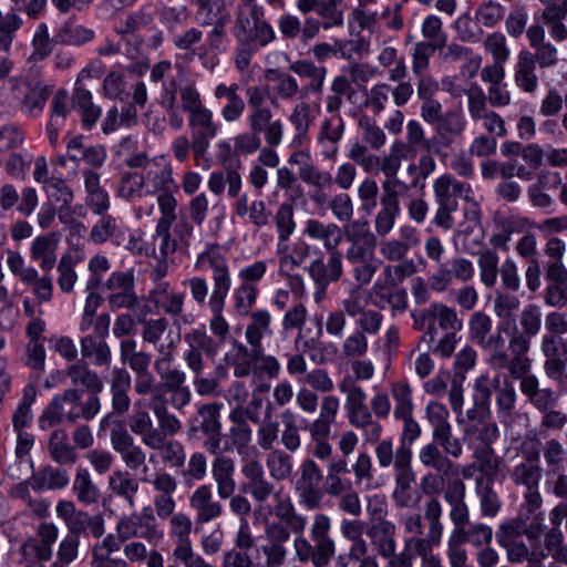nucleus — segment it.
Instances as JSON below:
<instances>
[{
  "label": "nucleus",
  "mask_w": 567,
  "mask_h": 567,
  "mask_svg": "<svg viewBox=\"0 0 567 567\" xmlns=\"http://www.w3.org/2000/svg\"><path fill=\"white\" fill-rule=\"evenodd\" d=\"M194 267L198 271L209 270L212 274L213 289L208 299V309L212 315L209 330L220 341H225L229 336L230 326L224 311L233 285L227 256L217 244L208 245L204 251L197 255Z\"/></svg>",
  "instance_id": "nucleus-1"
},
{
  "label": "nucleus",
  "mask_w": 567,
  "mask_h": 567,
  "mask_svg": "<svg viewBox=\"0 0 567 567\" xmlns=\"http://www.w3.org/2000/svg\"><path fill=\"white\" fill-rule=\"evenodd\" d=\"M332 522L329 515L316 513L305 532L293 533L292 548L295 559L302 565L312 567H329L337 553V544L331 535Z\"/></svg>",
  "instance_id": "nucleus-2"
},
{
  "label": "nucleus",
  "mask_w": 567,
  "mask_h": 567,
  "mask_svg": "<svg viewBox=\"0 0 567 567\" xmlns=\"http://www.w3.org/2000/svg\"><path fill=\"white\" fill-rule=\"evenodd\" d=\"M195 8V19L199 25H212L199 51L204 68L213 70L218 64V55L226 52L229 42L226 25L230 17L225 12L223 0H189Z\"/></svg>",
  "instance_id": "nucleus-3"
},
{
  "label": "nucleus",
  "mask_w": 567,
  "mask_h": 567,
  "mask_svg": "<svg viewBox=\"0 0 567 567\" xmlns=\"http://www.w3.org/2000/svg\"><path fill=\"white\" fill-rule=\"evenodd\" d=\"M187 349L183 359L193 373V385L200 396H217L220 392V384L217 378L204 375L206 367L204 354L214 355L216 346L214 339L207 334L204 327L192 329L184 336Z\"/></svg>",
  "instance_id": "nucleus-4"
},
{
  "label": "nucleus",
  "mask_w": 567,
  "mask_h": 567,
  "mask_svg": "<svg viewBox=\"0 0 567 567\" xmlns=\"http://www.w3.org/2000/svg\"><path fill=\"white\" fill-rule=\"evenodd\" d=\"M423 509L427 530L425 536H422L421 547L416 553L421 559V567H444L441 557L434 554V549L441 545L444 534L443 506L439 498H429L425 501Z\"/></svg>",
  "instance_id": "nucleus-5"
},
{
  "label": "nucleus",
  "mask_w": 567,
  "mask_h": 567,
  "mask_svg": "<svg viewBox=\"0 0 567 567\" xmlns=\"http://www.w3.org/2000/svg\"><path fill=\"white\" fill-rule=\"evenodd\" d=\"M399 524L406 535L403 542V549L400 553L393 550L392 556H384L389 559L388 567H414V561L419 557L416 554L421 547L422 536L425 528L424 515L417 512L402 514Z\"/></svg>",
  "instance_id": "nucleus-6"
},
{
  "label": "nucleus",
  "mask_w": 567,
  "mask_h": 567,
  "mask_svg": "<svg viewBox=\"0 0 567 567\" xmlns=\"http://www.w3.org/2000/svg\"><path fill=\"white\" fill-rule=\"evenodd\" d=\"M323 471L313 458H305L299 466L293 488L299 503L308 511H318L322 506L324 492L321 488Z\"/></svg>",
  "instance_id": "nucleus-7"
},
{
  "label": "nucleus",
  "mask_w": 567,
  "mask_h": 567,
  "mask_svg": "<svg viewBox=\"0 0 567 567\" xmlns=\"http://www.w3.org/2000/svg\"><path fill=\"white\" fill-rule=\"evenodd\" d=\"M56 516L63 520L69 535L90 534L94 538H101L105 533V520L102 514L91 515L86 511L79 509L73 501L60 499L55 505Z\"/></svg>",
  "instance_id": "nucleus-8"
},
{
  "label": "nucleus",
  "mask_w": 567,
  "mask_h": 567,
  "mask_svg": "<svg viewBox=\"0 0 567 567\" xmlns=\"http://www.w3.org/2000/svg\"><path fill=\"white\" fill-rule=\"evenodd\" d=\"M81 398L82 391L78 389H68L63 393L53 396L39 416V427L48 430L63 422L76 423L80 419L79 405Z\"/></svg>",
  "instance_id": "nucleus-9"
},
{
  "label": "nucleus",
  "mask_w": 567,
  "mask_h": 567,
  "mask_svg": "<svg viewBox=\"0 0 567 567\" xmlns=\"http://www.w3.org/2000/svg\"><path fill=\"white\" fill-rule=\"evenodd\" d=\"M110 441L126 468L133 472L142 470L141 482H148L151 477L150 467L146 464V452L135 443L132 434L122 425H117L111 430Z\"/></svg>",
  "instance_id": "nucleus-10"
},
{
  "label": "nucleus",
  "mask_w": 567,
  "mask_h": 567,
  "mask_svg": "<svg viewBox=\"0 0 567 567\" xmlns=\"http://www.w3.org/2000/svg\"><path fill=\"white\" fill-rule=\"evenodd\" d=\"M248 316L249 322L246 326L245 339L250 348L235 339L231 343V350L226 357H248L258 353V350L264 348L262 338L272 334L271 315L268 310L257 309Z\"/></svg>",
  "instance_id": "nucleus-11"
},
{
  "label": "nucleus",
  "mask_w": 567,
  "mask_h": 567,
  "mask_svg": "<svg viewBox=\"0 0 567 567\" xmlns=\"http://www.w3.org/2000/svg\"><path fill=\"white\" fill-rule=\"evenodd\" d=\"M115 530L123 543L141 537L152 545H157L164 538V530L159 528L152 513L123 517L117 522Z\"/></svg>",
  "instance_id": "nucleus-12"
},
{
  "label": "nucleus",
  "mask_w": 567,
  "mask_h": 567,
  "mask_svg": "<svg viewBox=\"0 0 567 567\" xmlns=\"http://www.w3.org/2000/svg\"><path fill=\"white\" fill-rule=\"evenodd\" d=\"M188 127L192 134V152L194 158L198 161L206 156L210 141L218 135L219 123L215 121L213 111L206 107L188 116Z\"/></svg>",
  "instance_id": "nucleus-13"
},
{
  "label": "nucleus",
  "mask_w": 567,
  "mask_h": 567,
  "mask_svg": "<svg viewBox=\"0 0 567 567\" xmlns=\"http://www.w3.org/2000/svg\"><path fill=\"white\" fill-rule=\"evenodd\" d=\"M412 317L415 329H422L425 322H430L427 331L422 337V340L427 338L429 342H433L435 339L436 329L432 323L433 320H436L439 327L446 332H457L462 328V321L458 319L456 310L442 302L431 303L429 308L417 315L413 313Z\"/></svg>",
  "instance_id": "nucleus-14"
},
{
  "label": "nucleus",
  "mask_w": 567,
  "mask_h": 567,
  "mask_svg": "<svg viewBox=\"0 0 567 567\" xmlns=\"http://www.w3.org/2000/svg\"><path fill=\"white\" fill-rule=\"evenodd\" d=\"M226 361L233 368L234 377L237 379L248 377L252 372H260L269 379H277L281 370L278 359L270 354H264V348L259 349L258 353L248 357H226Z\"/></svg>",
  "instance_id": "nucleus-15"
},
{
  "label": "nucleus",
  "mask_w": 567,
  "mask_h": 567,
  "mask_svg": "<svg viewBox=\"0 0 567 567\" xmlns=\"http://www.w3.org/2000/svg\"><path fill=\"white\" fill-rule=\"evenodd\" d=\"M344 237L348 243L344 257L349 265L375 257L377 237L365 225H359L358 221L352 223L351 230L347 228Z\"/></svg>",
  "instance_id": "nucleus-16"
},
{
  "label": "nucleus",
  "mask_w": 567,
  "mask_h": 567,
  "mask_svg": "<svg viewBox=\"0 0 567 567\" xmlns=\"http://www.w3.org/2000/svg\"><path fill=\"white\" fill-rule=\"evenodd\" d=\"M156 495L153 498V505L156 516L166 519L175 513L176 501L174 494L178 488V482L174 475L161 470L157 471L147 482Z\"/></svg>",
  "instance_id": "nucleus-17"
},
{
  "label": "nucleus",
  "mask_w": 567,
  "mask_h": 567,
  "mask_svg": "<svg viewBox=\"0 0 567 567\" xmlns=\"http://www.w3.org/2000/svg\"><path fill=\"white\" fill-rule=\"evenodd\" d=\"M188 505L197 525H206L224 515V506L209 484L198 485L189 495Z\"/></svg>",
  "instance_id": "nucleus-18"
},
{
  "label": "nucleus",
  "mask_w": 567,
  "mask_h": 567,
  "mask_svg": "<svg viewBox=\"0 0 567 567\" xmlns=\"http://www.w3.org/2000/svg\"><path fill=\"white\" fill-rule=\"evenodd\" d=\"M296 7L303 16L315 12L326 31L344 25L343 0H297Z\"/></svg>",
  "instance_id": "nucleus-19"
},
{
  "label": "nucleus",
  "mask_w": 567,
  "mask_h": 567,
  "mask_svg": "<svg viewBox=\"0 0 567 567\" xmlns=\"http://www.w3.org/2000/svg\"><path fill=\"white\" fill-rule=\"evenodd\" d=\"M175 350L176 342L173 339L166 344H159L154 361V370L161 378L166 392L186 385V373L177 368H172Z\"/></svg>",
  "instance_id": "nucleus-20"
},
{
  "label": "nucleus",
  "mask_w": 567,
  "mask_h": 567,
  "mask_svg": "<svg viewBox=\"0 0 567 567\" xmlns=\"http://www.w3.org/2000/svg\"><path fill=\"white\" fill-rule=\"evenodd\" d=\"M246 123L248 128L261 137L266 145L279 146L281 144L285 126L280 118H275V114L270 109L248 113Z\"/></svg>",
  "instance_id": "nucleus-21"
},
{
  "label": "nucleus",
  "mask_w": 567,
  "mask_h": 567,
  "mask_svg": "<svg viewBox=\"0 0 567 567\" xmlns=\"http://www.w3.org/2000/svg\"><path fill=\"white\" fill-rule=\"evenodd\" d=\"M241 474L247 480L246 491L256 503L262 504L278 492L257 460L245 461L241 465Z\"/></svg>",
  "instance_id": "nucleus-22"
},
{
  "label": "nucleus",
  "mask_w": 567,
  "mask_h": 567,
  "mask_svg": "<svg viewBox=\"0 0 567 567\" xmlns=\"http://www.w3.org/2000/svg\"><path fill=\"white\" fill-rule=\"evenodd\" d=\"M466 486L460 478L449 481L444 491V501L449 505V518L453 525L451 532H457L471 520L470 507L465 501Z\"/></svg>",
  "instance_id": "nucleus-23"
},
{
  "label": "nucleus",
  "mask_w": 567,
  "mask_h": 567,
  "mask_svg": "<svg viewBox=\"0 0 567 567\" xmlns=\"http://www.w3.org/2000/svg\"><path fill=\"white\" fill-rule=\"evenodd\" d=\"M213 96L218 102H225L219 111L224 122L236 123L243 117L246 102L239 94L238 83H218L213 91Z\"/></svg>",
  "instance_id": "nucleus-24"
},
{
  "label": "nucleus",
  "mask_w": 567,
  "mask_h": 567,
  "mask_svg": "<svg viewBox=\"0 0 567 567\" xmlns=\"http://www.w3.org/2000/svg\"><path fill=\"white\" fill-rule=\"evenodd\" d=\"M168 518V532L174 543L172 555L175 561H178L183 557L189 555V553L195 551L189 537L193 528V520L183 512L174 513Z\"/></svg>",
  "instance_id": "nucleus-25"
},
{
  "label": "nucleus",
  "mask_w": 567,
  "mask_h": 567,
  "mask_svg": "<svg viewBox=\"0 0 567 567\" xmlns=\"http://www.w3.org/2000/svg\"><path fill=\"white\" fill-rule=\"evenodd\" d=\"M114 194L116 198L135 205L144 197L151 196V189L146 185V176L144 174L135 171H125L118 175Z\"/></svg>",
  "instance_id": "nucleus-26"
},
{
  "label": "nucleus",
  "mask_w": 567,
  "mask_h": 567,
  "mask_svg": "<svg viewBox=\"0 0 567 567\" xmlns=\"http://www.w3.org/2000/svg\"><path fill=\"white\" fill-rule=\"evenodd\" d=\"M415 481L412 464L394 473L392 499L398 508H413L419 505L421 494L415 488Z\"/></svg>",
  "instance_id": "nucleus-27"
},
{
  "label": "nucleus",
  "mask_w": 567,
  "mask_h": 567,
  "mask_svg": "<svg viewBox=\"0 0 567 567\" xmlns=\"http://www.w3.org/2000/svg\"><path fill=\"white\" fill-rule=\"evenodd\" d=\"M331 420L323 419L318 415L315 420L309 422L305 430L308 432L311 442V454L315 458L320 461H328L332 457L333 449L329 443L332 435Z\"/></svg>",
  "instance_id": "nucleus-28"
},
{
  "label": "nucleus",
  "mask_w": 567,
  "mask_h": 567,
  "mask_svg": "<svg viewBox=\"0 0 567 567\" xmlns=\"http://www.w3.org/2000/svg\"><path fill=\"white\" fill-rule=\"evenodd\" d=\"M543 4L540 21L547 27L549 35L557 42L567 40V0H539Z\"/></svg>",
  "instance_id": "nucleus-29"
},
{
  "label": "nucleus",
  "mask_w": 567,
  "mask_h": 567,
  "mask_svg": "<svg viewBox=\"0 0 567 567\" xmlns=\"http://www.w3.org/2000/svg\"><path fill=\"white\" fill-rule=\"evenodd\" d=\"M543 467L539 461V452L524 454V460L517 463L509 472V480L516 486L536 488L543 477Z\"/></svg>",
  "instance_id": "nucleus-30"
},
{
  "label": "nucleus",
  "mask_w": 567,
  "mask_h": 567,
  "mask_svg": "<svg viewBox=\"0 0 567 567\" xmlns=\"http://www.w3.org/2000/svg\"><path fill=\"white\" fill-rule=\"evenodd\" d=\"M375 458L378 465L381 468H388L391 465L394 468V473L404 470L405 466L412 464V450L411 447L400 444L394 450V444L392 439L380 440L375 443Z\"/></svg>",
  "instance_id": "nucleus-31"
},
{
  "label": "nucleus",
  "mask_w": 567,
  "mask_h": 567,
  "mask_svg": "<svg viewBox=\"0 0 567 567\" xmlns=\"http://www.w3.org/2000/svg\"><path fill=\"white\" fill-rule=\"evenodd\" d=\"M344 134V121L339 112L323 120L318 134V143L322 146L323 157L334 159L339 153L338 143Z\"/></svg>",
  "instance_id": "nucleus-32"
},
{
  "label": "nucleus",
  "mask_w": 567,
  "mask_h": 567,
  "mask_svg": "<svg viewBox=\"0 0 567 567\" xmlns=\"http://www.w3.org/2000/svg\"><path fill=\"white\" fill-rule=\"evenodd\" d=\"M262 18V8L255 3L249 2L241 7L238 11L234 28L235 38L243 44L252 45L257 28H259V21H261Z\"/></svg>",
  "instance_id": "nucleus-33"
},
{
  "label": "nucleus",
  "mask_w": 567,
  "mask_h": 567,
  "mask_svg": "<svg viewBox=\"0 0 567 567\" xmlns=\"http://www.w3.org/2000/svg\"><path fill=\"white\" fill-rule=\"evenodd\" d=\"M465 128V122L456 111H446L441 120L434 125V138L437 145L439 155L449 148L456 137L461 136Z\"/></svg>",
  "instance_id": "nucleus-34"
},
{
  "label": "nucleus",
  "mask_w": 567,
  "mask_h": 567,
  "mask_svg": "<svg viewBox=\"0 0 567 567\" xmlns=\"http://www.w3.org/2000/svg\"><path fill=\"white\" fill-rule=\"evenodd\" d=\"M342 254L340 250L329 251L327 262L322 258H317L308 267V274L315 285L322 286H329L331 282L338 281L342 276Z\"/></svg>",
  "instance_id": "nucleus-35"
},
{
  "label": "nucleus",
  "mask_w": 567,
  "mask_h": 567,
  "mask_svg": "<svg viewBox=\"0 0 567 567\" xmlns=\"http://www.w3.org/2000/svg\"><path fill=\"white\" fill-rule=\"evenodd\" d=\"M132 379L130 372L123 367H114L111 370L110 390L112 394V410L116 415H124L131 406L128 390Z\"/></svg>",
  "instance_id": "nucleus-36"
},
{
  "label": "nucleus",
  "mask_w": 567,
  "mask_h": 567,
  "mask_svg": "<svg viewBox=\"0 0 567 567\" xmlns=\"http://www.w3.org/2000/svg\"><path fill=\"white\" fill-rule=\"evenodd\" d=\"M289 71L298 75L300 79L308 80V83L301 89L302 95L322 93L328 74L326 66L316 65L310 60H297L289 65Z\"/></svg>",
  "instance_id": "nucleus-37"
},
{
  "label": "nucleus",
  "mask_w": 567,
  "mask_h": 567,
  "mask_svg": "<svg viewBox=\"0 0 567 567\" xmlns=\"http://www.w3.org/2000/svg\"><path fill=\"white\" fill-rule=\"evenodd\" d=\"M47 451L52 462L61 466L74 465L79 458L75 446L70 443L69 435L63 429H55L50 433Z\"/></svg>",
  "instance_id": "nucleus-38"
},
{
  "label": "nucleus",
  "mask_w": 567,
  "mask_h": 567,
  "mask_svg": "<svg viewBox=\"0 0 567 567\" xmlns=\"http://www.w3.org/2000/svg\"><path fill=\"white\" fill-rule=\"evenodd\" d=\"M515 85L526 94H535L539 87V79L536 73L533 53L523 50L517 55L514 66Z\"/></svg>",
  "instance_id": "nucleus-39"
},
{
  "label": "nucleus",
  "mask_w": 567,
  "mask_h": 567,
  "mask_svg": "<svg viewBox=\"0 0 567 567\" xmlns=\"http://www.w3.org/2000/svg\"><path fill=\"white\" fill-rule=\"evenodd\" d=\"M235 462L226 455H217L212 462V478L216 484L217 495L231 496L236 492Z\"/></svg>",
  "instance_id": "nucleus-40"
},
{
  "label": "nucleus",
  "mask_w": 567,
  "mask_h": 567,
  "mask_svg": "<svg viewBox=\"0 0 567 567\" xmlns=\"http://www.w3.org/2000/svg\"><path fill=\"white\" fill-rule=\"evenodd\" d=\"M69 96L66 91L59 90L51 101V114L47 124V135L52 147H56L61 131L65 126L66 116L70 114Z\"/></svg>",
  "instance_id": "nucleus-41"
},
{
  "label": "nucleus",
  "mask_w": 567,
  "mask_h": 567,
  "mask_svg": "<svg viewBox=\"0 0 567 567\" xmlns=\"http://www.w3.org/2000/svg\"><path fill=\"white\" fill-rule=\"evenodd\" d=\"M70 483V474L63 466L47 464L38 472L32 473V489L37 493L44 491H59Z\"/></svg>",
  "instance_id": "nucleus-42"
},
{
  "label": "nucleus",
  "mask_w": 567,
  "mask_h": 567,
  "mask_svg": "<svg viewBox=\"0 0 567 567\" xmlns=\"http://www.w3.org/2000/svg\"><path fill=\"white\" fill-rule=\"evenodd\" d=\"M303 235L311 240L321 241L328 252L338 251V246L343 238L342 230L337 224H324L318 219L306 221Z\"/></svg>",
  "instance_id": "nucleus-43"
},
{
  "label": "nucleus",
  "mask_w": 567,
  "mask_h": 567,
  "mask_svg": "<svg viewBox=\"0 0 567 567\" xmlns=\"http://www.w3.org/2000/svg\"><path fill=\"white\" fill-rule=\"evenodd\" d=\"M145 176L152 186L151 196L157 193L158 195L173 194L178 189V185L173 176L172 164L167 161L153 158L152 167L147 169Z\"/></svg>",
  "instance_id": "nucleus-44"
},
{
  "label": "nucleus",
  "mask_w": 567,
  "mask_h": 567,
  "mask_svg": "<svg viewBox=\"0 0 567 567\" xmlns=\"http://www.w3.org/2000/svg\"><path fill=\"white\" fill-rule=\"evenodd\" d=\"M60 241L58 233H48L34 238L30 247V256L39 261L40 269L50 271L56 261V249Z\"/></svg>",
  "instance_id": "nucleus-45"
},
{
  "label": "nucleus",
  "mask_w": 567,
  "mask_h": 567,
  "mask_svg": "<svg viewBox=\"0 0 567 567\" xmlns=\"http://www.w3.org/2000/svg\"><path fill=\"white\" fill-rule=\"evenodd\" d=\"M435 199L447 203H457V198L470 199L472 187L468 183L456 179L451 174L439 176L433 183Z\"/></svg>",
  "instance_id": "nucleus-46"
},
{
  "label": "nucleus",
  "mask_w": 567,
  "mask_h": 567,
  "mask_svg": "<svg viewBox=\"0 0 567 567\" xmlns=\"http://www.w3.org/2000/svg\"><path fill=\"white\" fill-rule=\"evenodd\" d=\"M93 225L90 231V240L94 244H104L111 240L114 245L121 246L125 243V230L118 219L104 213Z\"/></svg>",
  "instance_id": "nucleus-47"
},
{
  "label": "nucleus",
  "mask_w": 567,
  "mask_h": 567,
  "mask_svg": "<svg viewBox=\"0 0 567 567\" xmlns=\"http://www.w3.org/2000/svg\"><path fill=\"white\" fill-rule=\"evenodd\" d=\"M419 462L426 468L434 470L444 475L457 473L458 465L449 455L444 454L435 443L430 442L423 445L417 454Z\"/></svg>",
  "instance_id": "nucleus-48"
},
{
  "label": "nucleus",
  "mask_w": 567,
  "mask_h": 567,
  "mask_svg": "<svg viewBox=\"0 0 567 567\" xmlns=\"http://www.w3.org/2000/svg\"><path fill=\"white\" fill-rule=\"evenodd\" d=\"M517 393L511 381L504 379L502 384L496 388L495 404L496 414L504 425H511L518 413L516 412Z\"/></svg>",
  "instance_id": "nucleus-49"
},
{
  "label": "nucleus",
  "mask_w": 567,
  "mask_h": 567,
  "mask_svg": "<svg viewBox=\"0 0 567 567\" xmlns=\"http://www.w3.org/2000/svg\"><path fill=\"white\" fill-rule=\"evenodd\" d=\"M519 390L528 402L539 412L555 408L557 404L555 392L549 388L542 389L537 377L525 378L523 383L519 384Z\"/></svg>",
  "instance_id": "nucleus-50"
},
{
  "label": "nucleus",
  "mask_w": 567,
  "mask_h": 567,
  "mask_svg": "<svg viewBox=\"0 0 567 567\" xmlns=\"http://www.w3.org/2000/svg\"><path fill=\"white\" fill-rule=\"evenodd\" d=\"M107 487L112 494L126 501L130 506L135 505L140 482L128 471H113L107 477Z\"/></svg>",
  "instance_id": "nucleus-51"
},
{
  "label": "nucleus",
  "mask_w": 567,
  "mask_h": 567,
  "mask_svg": "<svg viewBox=\"0 0 567 567\" xmlns=\"http://www.w3.org/2000/svg\"><path fill=\"white\" fill-rule=\"evenodd\" d=\"M395 532V524L391 520L373 523L369 528L368 536L381 557L392 556L396 550Z\"/></svg>",
  "instance_id": "nucleus-52"
},
{
  "label": "nucleus",
  "mask_w": 567,
  "mask_h": 567,
  "mask_svg": "<svg viewBox=\"0 0 567 567\" xmlns=\"http://www.w3.org/2000/svg\"><path fill=\"white\" fill-rule=\"evenodd\" d=\"M272 497L276 501L274 513L279 519L278 522L287 524L292 534L305 532L308 523L307 517L296 512L291 498L282 495L280 491H278Z\"/></svg>",
  "instance_id": "nucleus-53"
},
{
  "label": "nucleus",
  "mask_w": 567,
  "mask_h": 567,
  "mask_svg": "<svg viewBox=\"0 0 567 567\" xmlns=\"http://www.w3.org/2000/svg\"><path fill=\"white\" fill-rule=\"evenodd\" d=\"M355 95L352 81L344 74L336 75L329 87V94L326 96V110L328 113H337L343 105V97L352 102Z\"/></svg>",
  "instance_id": "nucleus-54"
},
{
  "label": "nucleus",
  "mask_w": 567,
  "mask_h": 567,
  "mask_svg": "<svg viewBox=\"0 0 567 567\" xmlns=\"http://www.w3.org/2000/svg\"><path fill=\"white\" fill-rule=\"evenodd\" d=\"M450 535L463 545L470 544L475 548H481L491 545L493 529L484 523L470 520L464 527L458 528L457 532H451Z\"/></svg>",
  "instance_id": "nucleus-55"
},
{
  "label": "nucleus",
  "mask_w": 567,
  "mask_h": 567,
  "mask_svg": "<svg viewBox=\"0 0 567 567\" xmlns=\"http://www.w3.org/2000/svg\"><path fill=\"white\" fill-rule=\"evenodd\" d=\"M66 375L70 378L73 385L83 386L85 390L93 394H99L103 391L104 383L100 375L90 369L87 362L79 360L68 368Z\"/></svg>",
  "instance_id": "nucleus-56"
},
{
  "label": "nucleus",
  "mask_w": 567,
  "mask_h": 567,
  "mask_svg": "<svg viewBox=\"0 0 567 567\" xmlns=\"http://www.w3.org/2000/svg\"><path fill=\"white\" fill-rule=\"evenodd\" d=\"M266 79L274 83V92L276 96L271 97L270 102L275 106L277 105L278 99L291 101L301 93V89L297 80L288 73L281 72L277 69H268L266 71Z\"/></svg>",
  "instance_id": "nucleus-57"
},
{
  "label": "nucleus",
  "mask_w": 567,
  "mask_h": 567,
  "mask_svg": "<svg viewBox=\"0 0 567 567\" xmlns=\"http://www.w3.org/2000/svg\"><path fill=\"white\" fill-rule=\"evenodd\" d=\"M159 395H153L151 400L152 411L158 422L157 433L155 441L167 440V437L175 436L182 430L181 420L167 409L165 401L157 403L156 399Z\"/></svg>",
  "instance_id": "nucleus-58"
},
{
  "label": "nucleus",
  "mask_w": 567,
  "mask_h": 567,
  "mask_svg": "<svg viewBox=\"0 0 567 567\" xmlns=\"http://www.w3.org/2000/svg\"><path fill=\"white\" fill-rule=\"evenodd\" d=\"M72 492L78 502L85 506L94 505L101 497L97 485L93 482L87 468H78L72 484Z\"/></svg>",
  "instance_id": "nucleus-59"
},
{
  "label": "nucleus",
  "mask_w": 567,
  "mask_h": 567,
  "mask_svg": "<svg viewBox=\"0 0 567 567\" xmlns=\"http://www.w3.org/2000/svg\"><path fill=\"white\" fill-rule=\"evenodd\" d=\"M137 342L132 338L123 339L120 342V358L123 364H128L134 373L146 372L152 363V354L145 351H137Z\"/></svg>",
  "instance_id": "nucleus-60"
},
{
  "label": "nucleus",
  "mask_w": 567,
  "mask_h": 567,
  "mask_svg": "<svg viewBox=\"0 0 567 567\" xmlns=\"http://www.w3.org/2000/svg\"><path fill=\"white\" fill-rule=\"evenodd\" d=\"M349 424L361 432L367 444H375L380 441L383 426L370 410L348 416Z\"/></svg>",
  "instance_id": "nucleus-61"
},
{
  "label": "nucleus",
  "mask_w": 567,
  "mask_h": 567,
  "mask_svg": "<svg viewBox=\"0 0 567 567\" xmlns=\"http://www.w3.org/2000/svg\"><path fill=\"white\" fill-rule=\"evenodd\" d=\"M266 467L274 481H288L293 473L292 456L282 449H275L266 455Z\"/></svg>",
  "instance_id": "nucleus-62"
},
{
  "label": "nucleus",
  "mask_w": 567,
  "mask_h": 567,
  "mask_svg": "<svg viewBox=\"0 0 567 567\" xmlns=\"http://www.w3.org/2000/svg\"><path fill=\"white\" fill-rule=\"evenodd\" d=\"M52 87L42 81L28 82L22 109L31 116L42 113L51 94Z\"/></svg>",
  "instance_id": "nucleus-63"
},
{
  "label": "nucleus",
  "mask_w": 567,
  "mask_h": 567,
  "mask_svg": "<svg viewBox=\"0 0 567 567\" xmlns=\"http://www.w3.org/2000/svg\"><path fill=\"white\" fill-rule=\"evenodd\" d=\"M334 567H379V564L374 556L369 555L367 542H359L338 556Z\"/></svg>",
  "instance_id": "nucleus-64"
}]
</instances>
